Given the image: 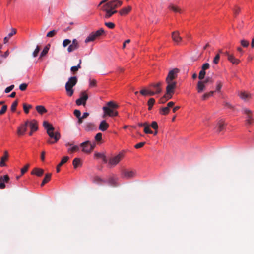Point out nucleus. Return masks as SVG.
I'll use <instances>...</instances> for the list:
<instances>
[{"label": "nucleus", "mask_w": 254, "mask_h": 254, "mask_svg": "<svg viewBox=\"0 0 254 254\" xmlns=\"http://www.w3.org/2000/svg\"><path fill=\"white\" fill-rule=\"evenodd\" d=\"M179 70L178 68H174L170 70L166 78V82L167 84L166 88H167V94H171L173 90L175 91V89L177 86V82L174 81L177 77Z\"/></svg>", "instance_id": "1"}, {"label": "nucleus", "mask_w": 254, "mask_h": 254, "mask_svg": "<svg viewBox=\"0 0 254 254\" xmlns=\"http://www.w3.org/2000/svg\"><path fill=\"white\" fill-rule=\"evenodd\" d=\"M162 82L159 81L156 83H152L149 84L148 88H144L140 91L143 96H153L155 94H160L162 92L161 86Z\"/></svg>", "instance_id": "2"}, {"label": "nucleus", "mask_w": 254, "mask_h": 254, "mask_svg": "<svg viewBox=\"0 0 254 254\" xmlns=\"http://www.w3.org/2000/svg\"><path fill=\"white\" fill-rule=\"evenodd\" d=\"M43 126L45 129H46L48 135L51 138H53L54 141L48 140L47 142L49 144H53L57 142L60 138L61 135L59 132H54L55 129L52 125L49 123L48 122L45 121L43 122Z\"/></svg>", "instance_id": "3"}, {"label": "nucleus", "mask_w": 254, "mask_h": 254, "mask_svg": "<svg viewBox=\"0 0 254 254\" xmlns=\"http://www.w3.org/2000/svg\"><path fill=\"white\" fill-rule=\"evenodd\" d=\"M107 105V106L103 107V110L104 112L103 117L106 115L110 117L117 116L118 113L117 111H115V109L118 108L119 106L112 101L108 102Z\"/></svg>", "instance_id": "4"}, {"label": "nucleus", "mask_w": 254, "mask_h": 254, "mask_svg": "<svg viewBox=\"0 0 254 254\" xmlns=\"http://www.w3.org/2000/svg\"><path fill=\"white\" fill-rule=\"evenodd\" d=\"M122 3V1L119 0H114L110 1L108 0H103L98 4V7H99L103 4L102 7L110 9L111 10H115V9L121 6Z\"/></svg>", "instance_id": "5"}, {"label": "nucleus", "mask_w": 254, "mask_h": 254, "mask_svg": "<svg viewBox=\"0 0 254 254\" xmlns=\"http://www.w3.org/2000/svg\"><path fill=\"white\" fill-rule=\"evenodd\" d=\"M77 78L76 76L70 77L66 83L65 88L67 95L72 96L73 94V87L77 83Z\"/></svg>", "instance_id": "6"}, {"label": "nucleus", "mask_w": 254, "mask_h": 254, "mask_svg": "<svg viewBox=\"0 0 254 254\" xmlns=\"http://www.w3.org/2000/svg\"><path fill=\"white\" fill-rule=\"evenodd\" d=\"M80 98L76 100V103L77 105L79 106L81 105L85 106L86 101L88 98V96L86 91H82L80 94Z\"/></svg>", "instance_id": "7"}, {"label": "nucleus", "mask_w": 254, "mask_h": 254, "mask_svg": "<svg viewBox=\"0 0 254 254\" xmlns=\"http://www.w3.org/2000/svg\"><path fill=\"white\" fill-rule=\"evenodd\" d=\"M28 126L30 129V131L29 133V136H32L33 133L36 132L38 129V122L35 120L28 121Z\"/></svg>", "instance_id": "8"}, {"label": "nucleus", "mask_w": 254, "mask_h": 254, "mask_svg": "<svg viewBox=\"0 0 254 254\" xmlns=\"http://www.w3.org/2000/svg\"><path fill=\"white\" fill-rule=\"evenodd\" d=\"M122 174L124 178L131 179L136 176V172L135 170L126 169L122 171Z\"/></svg>", "instance_id": "9"}, {"label": "nucleus", "mask_w": 254, "mask_h": 254, "mask_svg": "<svg viewBox=\"0 0 254 254\" xmlns=\"http://www.w3.org/2000/svg\"><path fill=\"white\" fill-rule=\"evenodd\" d=\"M123 155L118 154L114 157L111 158L109 160V165L111 167L116 166L122 159Z\"/></svg>", "instance_id": "10"}, {"label": "nucleus", "mask_w": 254, "mask_h": 254, "mask_svg": "<svg viewBox=\"0 0 254 254\" xmlns=\"http://www.w3.org/2000/svg\"><path fill=\"white\" fill-rule=\"evenodd\" d=\"M79 46L80 45L79 42L76 39H74L72 41V43H70L68 47L67 51L69 53L72 52V51L78 49Z\"/></svg>", "instance_id": "11"}, {"label": "nucleus", "mask_w": 254, "mask_h": 254, "mask_svg": "<svg viewBox=\"0 0 254 254\" xmlns=\"http://www.w3.org/2000/svg\"><path fill=\"white\" fill-rule=\"evenodd\" d=\"M243 112L247 115L246 123L248 125H251L253 121L252 111L249 109L245 108L243 109Z\"/></svg>", "instance_id": "12"}, {"label": "nucleus", "mask_w": 254, "mask_h": 254, "mask_svg": "<svg viewBox=\"0 0 254 254\" xmlns=\"http://www.w3.org/2000/svg\"><path fill=\"white\" fill-rule=\"evenodd\" d=\"M28 121L25 122L23 124L21 125L17 130V133L20 135H23L26 131L28 127Z\"/></svg>", "instance_id": "13"}, {"label": "nucleus", "mask_w": 254, "mask_h": 254, "mask_svg": "<svg viewBox=\"0 0 254 254\" xmlns=\"http://www.w3.org/2000/svg\"><path fill=\"white\" fill-rule=\"evenodd\" d=\"M175 91L173 90L172 93L171 94H167V88L166 89V93L165 95L161 98L160 99V103H164L168 100L171 99L173 97V94H174Z\"/></svg>", "instance_id": "14"}, {"label": "nucleus", "mask_w": 254, "mask_h": 254, "mask_svg": "<svg viewBox=\"0 0 254 254\" xmlns=\"http://www.w3.org/2000/svg\"><path fill=\"white\" fill-rule=\"evenodd\" d=\"M83 128L86 131H90L95 129V124L92 122H86L83 126Z\"/></svg>", "instance_id": "15"}, {"label": "nucleus", "mask_w": 254, "mask_h": 254, "mask_svg": "<svg viewBox=\"0 0 254 254\" xmlns=\"http://www.w3.org/2000/svg\"><path fill=\"white\" fill-rule=\"evenodd\" d=\"M101 10L106 12L105 14V18H110L114 14L117 12V10H111L110 9H107L105 7H101Z\"/></svg>", "instance_id": "16"}, {"label": "nucleus", "mask_w": 254, "mask_h": 254, "mask_svg": "<svg viewBox=\"0 0 254 254\" xmlns=\"http://www.w3.org/2000/svg\"><path fill=\"white\" fill-rule=\"evenodd\" d=\"M9 179V176L7 175L3 176H0V189H2L5 188V185L4 183H7Z\"/></svg>", "instance_id": "17"}, {"label": "nucleus", "mask_w": 254, "mask_h": 254, "mask_svg": "<svg viewBox=\"0 0 254 254\" xmlns=\"http://www.w3.org/2000/svg\"><path fill=\"white\" fill-rule=\"evenodd\" d=\"M118 179L117 178H114L113 177H110L107 180L108 184L113 187H116L119 186V184L118 183Z\"/></svg>", "instance_id": "18"}, {"label": "nucleus", "mask_w": 254, "mask_h": 254, "mask_svg": "<svg viewBox=\"0 0 254 254\" xmlns=\"http://www.w3.org/2000/svg\"><path fill=\"white\" fill-rule=\"evenodd\" d=\"M172 38L173 40L177 44H178L182 40V38L180 36L178 31H174L172 32Z\"/></svg>", "instance_id": "19"}, {"label": "nucleus", "mask_w": 254, "mask_h": 254, "mask_svg": "<svg viewBox=\"0 0 254 254\" xmlns=\"http://www.w3.org/2000/svg\"><path fill=\"white\" fill-rule=\"evenodd\" d=\"M89 141H87L80 144V146L82 147V151L86 153H90L89 145Z\"/></svg>", "instance_id": "20"}, {"label": "nucleus", "mask_w": 254, "mask_h": 254, "mask_svg": "<svg viewBox=\"0 0 254 254\" xmlns=\"http://www.w3.org/2000/svg\"><path fill=\"white\" fill-rule=\"evenodd\" d=\"M205 87L206 85L203 83V82L201 81L198 82L196 86V89L198 93H200L202 92L205 89Z\"/></svg>", "instance_id": "21"}, {"label": "nucleus", "mask_w": 254, "mask_h": 254, "mask_svg": "<svg viewBox=\"0 0 254 254\" xmlns=\"http://www.w3.org/2000/svg\"><path fill=\"white\" fill-rule=\"evenodd\" d=\"M109 126V124L104 120L101 122L99 126V129L102 131H105L108 129Z\"/></svg>", "instance_id": "22"}, {"label": "nucleus", "mask_w": 254, "mask_h": 254, "mask_svg": "<svg viewBox=\"0 0 254 254\" xmlns=\"http://www.w3.org/2000/svg\"><path fill=\"white\" fill-rule=\"evenodd\" d=\"M239 96L242 99L247 101L251 98V95L245 91H241L239 94Z\"/></svg>", "instance_id": "23"}, {"label": "nucleus", "mask_w": 254, "mask_h": 254, "mask_svg": "<svg viewBox=\"0 0 254 254\" xmlns=\"http://www.w3.org/2000/svg\"><path fill=\"white\" fill-rule=\"evenodd\" d=\"M44 173V170L40 168H35L31 172L33 175H36L37 176H41Z\"/></svg>", "instance_id": "24"}, {"label": "nucleus", "mask_w": 254, "mask_h": 254, "mask_svg": "<svg viewBox=\"0 0 254 254\" xmlns=\"http://www.w3.org/2000/svg\"><path fill=\"white\" fill-rule=\"evenodd\" d=\"M92 33L96 39L103 35L105 33V31L103 28H100L95 32H92Z\"/></svg>", "instance_id": "25"}, {"label": "nucleus", "mask_w": 254, "mask_h": 254, "mask_svg": "<svg viewBox=\"0 0 254 254\" xmlns=\"http://www.w3.org/2000/svg\"><path fill=\"white\" fill-rule=\"evenodd\" d=\"M228 60L230 62H231L233 64H238L240 62V61L238 59H236L233 55H231L230 56H229V57L228 58Z\"/></svg>", "instance_id": "26"}, {"label": "nucleus", "mask_w": 254, "mask_h": 254, "mask_svg": "<svg viewBox=\"0 0 254 254\" xmlns=\"http://www.w3.org/2000/svg\"><path fill=\"white\" fill-rule=\"evenodd\" d=\"M93 182L98 184H101L103 183H105L106 181L102 179L99 176H96L94 177L93 179Z\"/></svg>", "instance_id": "27"}, {"label": "nucleus", "mask_w": 254, "mask_h": 254, "mask_svg": "<svg viewBox=\"0 0 254 254\" xmlns=\"http://www.w3.org/2000/svg\"><path fill=\"white\" fill-rule=\"evenodd\" d=\"M51 175L52 174L51 173H47L45 175V176L41 184V186H43L46 183L50 180Z\"/></svg>", "instance_id": "28"}, {"label": "nucleus", "mask_w": 254, "mask_h": 254, "mask_svg": "<svg viewBox=\"0 0 254 254\" xmlns=\"http://www.w3.org/2000/svg\"><path fill=\"white\" fill-rule=\"evenodd\" d=\"M49 46H50V45H48L44 48L43 50H42V51L41 52V53L40 54L39 59H42L43 57H44L46 55V54L48 53V52L49 50Z\"/></svg>", "instance_id": "29"}, {"label": "nucleus", "mask_w": 254, "mask_h": 254, "mask_svg": "<svg viewBox=\"0 0 254 254\" xmlns=\"http://www.w3.org/2000/svg\"><path fill=\"white\" fill-rule=\"evenodd\" d=\"M131 9V7L130 6H128L127 7H125L122 9L120 11L119 13L120 15H126L127 14Z\"/></svg>", "instance_id": "30"}, {"label": "nucleus", "mask_w": 254, "mask_h": 254, "mask_svg": "<svg viewBox=\"0 0 254 254\" xmlns=\"http://www.w3.org/2000/svg\"><path fill=\"white\" fill-rule=\"evenodd\" d=\"M95 156L98 158L102 159L104 163H107L108 160L104 154L101 153H96L95 154Z\"/></svg>", "instance_id": "31"}, {"label": "nucleus", "mask_w": 254, "mask_h": 254, "mask_svg": "<svg viewBox=\"0 0 254 254\" xmlns=\"http://www.w3.org/2000/svg\"><path fill=\"white\" fill-rule=\"evenodd\" d=\"M36 109L37 111L41 114L47 112L46 109L44 106L41 105L37 106L36 107Z\"/></svg>", "instance_id": "32"}, {"label": "nucleus", "mask_w": 254, "mask_h": 254, "mask_svg": "<svg viewBox=\"0 0 254 254\" xmlns=\"http://www.w3.org/2000/svg\"><path fill=\"white\" fill-rule=\"evenodd\" d=\"M95 39L96 38L95 36L93 35V33L91 32L85 40V42L87 43L88 42L94 41Z\"/></svg>", "instance_id": "33"}, {"label": "nucleus", "mask_w": 254, "mask_h": 254, "mask_svg": "<svg viewBox=\"0 0 254 254\" xmlns=\"http://www.w3.org/2000/svg\"><path fill=\"white\" fill-rule=\"evenodd\" d=\"M224 125L225 123L224 121L222 120H220L218 123L217 131H221L224 128Z\"/></svg>", "instance_id": "34"}, {"label": "nucleus", "mask_w": 254, "mask_h": 254, "mask_svg": "<svg viewBox=\"0 0 254 254\" xmlns=\"http://www.w3.org/2000/svg\"><path fill=\"white\" fill-rule=\"evenodd\" d=\"M82 61L81 60H79V64L77 66H74L71 67L70 70L72 72H77L79 69L81 68V64Z\"/></svg>", "instance_id": "35"}, {"label": "nucleus", "mask_w": 254, "mask_h": 254, "mask_svg": "<svg viewBox=\"0 0 254 254\" xmlns=\"http://www.w3.org/2000/svg\"><path fill=\"white\" fill-rule=\"evenodd\" d=\"M170 111V109H169L167 107H163L161 108L159 110V113L161 115H167Z\"/></svg>", "instance_id": "36"}, {"label": "nucleus", "mask_w": 254, "mask_h": 254, "mask_svg": "<svg viewBox=\"0 0 254 254\" xmlns=\"http://www.w3.org/2000/svg\"><path fill=\"white\" fill-rule=\"evenodd\" d=\"M214 91H210L209 92L204 93L202 96V99L203 100H207L210 97L212 96L214 94Z\"/></svg>", "instance_id": "37"}, {"label": "nucleus", "mask_w": 254, "mask_h": 254, "mask_svg": "<svg viewBox=\"0 0 254 254\" xmlns=\"http://www.w3.org/2000/svg\"><path fill=\"white\" fill-rule=\"evenodd\" d=\"M16 34V30L14 29H13L12 31L10 33L8 34V35L4 38V43L5 44L8 41L9 39L11 36H12L14 34Z\"/></svg>", "instance_id": "38"}, {"label": "nucleus", "mask_w": 254, "mask_h": 254, "mask_svg": "<svg viewBox=\"0 0 254 254\" xmlns=\"http://www.w3.org/2000/svg\"><path fill=\"white\" fill-rule=\"evenodd\" d=\"M81 165V160L80 158H75L73 160V165L74 168H76L77 167Z\"/></svg>", "instance_id": "39"}, {"label": "nucleus", "mask_w": 254, "mask_h": 254, "mask_svg": "<svg viewBox=\"0 0 254 254\" xmlns=\"http://www.w3.org/2000/svg\"><path fill=\"white\" fill-rule=\"evenodd\" d=\"M155 100L154 98H151L149 99L147 102V104L148 105V110H151L153 105L154 104Z\"/></svg>", "instance_id": "40"}, {"label": "nucleus", "mask_w": 254, "mask_h": 254, "mask_svg": "<svg viewBox=\"0 0 254 254\" xmlns=\"http://www.w3.org/2000/svg\"><path fill=\"white\" fill-rule=\"evenodd\" d=\"M144 132L146 134H152L153 133V131L150 129L149 125L148 124H147L144 126Z\"/></svg>", "instance_id": "41"}, {"label": "nucleus", "mask_w": 254, "mask_h": 254, "mask_svg": "<svg viewBox=\"0 0 254 254\" xmlns=\"http://www.w3.org/2000/svg\"><path fill=\"white\" fill-rule=\"evenodd\" d=\"M23 106L24 111L26 114L28 113L29 110L32 107L31 105L26 104H23Z\"/></svg>", "instance_id": "42"}, {"label": "nucleus", "mask_w": 254, "mask_h": 254, "mask_svg": "<svg viewBox=\"0 0 254 254\" xmlns=\"http://www.w3.org/2000/svg\"><path fill=\"white\" fill-rule=\"evenodd\" d=\"M205 74H206L205 70H204L201 69V70H200V71L199 73L198 78L200 80H203L205 77Z\"/></svg>", "instance_id": "43"}, {"label": "nucleus", "mask_w": 254, "mask_h": 254, "mask_svg": "<svg viewBox=\"0 0 254 254\" xmlns=\"http://www.w3.org/2000/svg\"><path fill=\"white\" fill-rule=\"evenodd\" d=\"M79 150V146L77 145H74L71 148L68 149V152L70 153H73L75 151H77Z\"/></svg>", "instance_id": "44"}, {"label": "nucleus", "mask_w": 254, "mask_h": 254, "mask_svg": "<svg viewBox=\"0 0 254 254\" xmlns=\"http://www.w3.org/2000/svg\"><path fill=\"white\" fill-rule=\"evenodd\" d=\"M57 30H53L48 32L47 34V37H53L57 34Z\"/></svg>", "instance_id": "45"}, {"label": "nucleus", "mask_w": 254, "mask_h": 254, "mask_svg": "<svg viewBox=\"0 0 254 254\" xmlns=\"http://www.w3.org/2000/svg\"><path fill=\"white\" fill-rule=\"evenodd\" d=\"M7 159H6V156L5 157H1V159H0V166L1 167H4V166H5L6 165V163H5V161H7Z\"/></svg>", "instance_id": "46"}, {"label": "nucleus", "mask_w": 254, "mask_h": 254, "mask_svg": "<svg viewBox=\"0 0 254 254\" xmlns=\"http://www.w3.org/2000/svg\"><path fill=\"white\" fill-rule=\"evenodd\" d=\"M27 86H28V84L24 83L21 84L19 86V88L21 91H24L26 90Z\"/></svg>", "instance_id": "47"}, {"label": "nucleus", "mask_w": 254, "mask_h": 254, "mask_svg": "<svg viewBox=\"0 0 254 254\" xmlns=\"http://www.w3.org/2000/svg\"><path fill=\"white\" fill-rule=\"evenodd\" d=\"M29 167V164H27L25 166H24L23 168H22L21 169V175H20V176L23 175L24 174H25L27 172V171Z\"/></svg>", "instance_id": "48"}, {"label": "nucleus", "mask_w": 254, "mask_h": 254, "mask_svg": "<svg viewBox=\"0 0 254 254\" xmlns=\"http://www.w3.org/2000/svg\"><path fill=\"white\" fill-rule=\"evenodd\" d=\"M40 47L37 45L36 46L35 50L32 53V56H33V57H36L38 56V54L40 51Z\"/></svg>", "instance_id": "49"}, {"label": "nucleus", "mask_w": 254, "mask_h": 254, "mask_svg": "<svg viewBox=\"0 0 254 254\" xmlns=\"http://www.w3.org/2000/svg\"><path fill=\"white\" fill-rule=\"evenodd\" d=\"M201 81L203 82L205 85L208 83H212L213 82L212 78L210 77H207L205 80Z\"/></svg>", "instance_id": "50"}, {"label": "nucleus", "mask_w": 254, "mask_h": 254, "mask_svg": "<svg viewBox=\"0 0 254 254\" xmlns=\"http://www.w3.org/2000/svg\"><path fill=\"white\" fill-rule=\"evenodd\" d=\"M71 42V41L70 40L68 39H65L63 42V46L64 47H66L67 46L69 45Z\"/></svg>", "instance_id": "51"}, {"label": "nucleus", "mask_w": 254, "mask_h": 254, "mask_svg": "<svg viewBox=\"0 0 254 254\" xmlns=\"http://www.w3.org/2000/svg\"><path fill=\"white\" fill-rule=\"evenodd\" d=\"M169 8L175 12H180V9L178 7H176L173 5H170L169 6Z\"/></svg>", "instance_id": "52"}, {"label": "nucleus", "mask_w": 254, "mask_h": 254, "mask_svg": "<svg viewBox=\"0 0 254 254\" xmlns=\"http://www.w3.org/2000/svg\"><path fill=\"white\" fill-rule=\"evenodd\" d=\"M105 25L110 29H113L115 26V25L114 23L110 22H105Z\"/></svg>", "instance_id": "53"}, {"label": "nucleus", "mask_w": 254, "mask_h": 254, "mask_svg": "<svg viewBox=\"0 0 254 254\" xmlns=\"http://www.w3.org/2000/svg\"><path fill=\"white\" fill-rule=\"evenodd\" d=\"M89 81V86L90 87H93L96 86L97 81L95 79H90Z\"/></svg>", "instance_id": "54"}, {"label": "nucleus", "mask_w": 254, "mask_h": 254, "mask_svg": "<svg viewBox=\"0 0 254 254\" xmlns=\"http://www.w3.org/2000/svg\"><path fill=\"white\" fill-rule=\"evenodd\" d=\"M241 44L244 47H247L248 46L249 42L248 41L243 39L241 41Z\"/></svg>", "instance_id": "55"}, {"label": "nucleus", "mask_w": 254, "mask_h": 254, "mask_svg": "<svg viewBox=\"0 0 254 254\" xmlns=\"http://www.w3.org/2000/svg\"><path fill=\"white\" fill-rule=\"evenodd\" d=\"M7 109V106L6 105L2 106L1 109L0 110V115L3 114L5 113Z\"/></svg>", "instance_id": "56"}, {"label": "nucleus", "mask_w": 254, "mask_h": 254, "mask_svg": "<svg viewBox=\"0 0 254 254\" xmlns=\"http://www.w3.org/2000/svg\"><path fill=\"white\" fill-rule=\"evenodd\" d=\"M150 126L153 128L154 130H157L158 129V126L157 123L156 121H153Z\"/></svg>", "instance_id": "57"}, {"label": "nucleus", "mask_w": 254, "mask_h": 254, "mask_svg": "<svg viewBox=\"0 0 254 254\" xmlns=\"http://www.w3.org/2000/svg\"><path fill=\"white\" fill-rule=\"evenodd\" d=\"M219 60H220V55H219V54H218L214 57L213 62L215 64H217L219 61Z\"/></svg>", "instance_id": "58"}, {"label": "nucleus", "mask_w": 254, "mask_h": 254, "mask_svg": "<svg viewBox=\"0 0 254 254\" xmlns=\"http://www.w3.org/2000/svg\"><path fill=\"white\" fill-rule=\"evenodd\" d=\"M102 134L101 133H98L95 137V139L97 141H100L102 140Z\"/></svg>", "instance_id": "59"}, {"label": "nucleus", "mask_w": 254, "mask_h": 254, "mask_svg": "<svg viewBox=\"0 0 254 254\" xmlns=\"http://www.w3.org/2000/svg\"><path fill=\"white\" fill-rule=\"evenodd\" d=\"M216 83H217L216 91H220V89L222 86V83L220 81H218Z\"/></svg>", "instance_id": "60"}, {"label": "nucleus", "mask_w": 254, "mask_h": 254, "mask_svg": "<svg viewBox=\"0 0 254 254\" xmlns=\"http://www.w3.org/2000/svg\"><path fill=\"white\" fill-rule=\"evenodd\" d=\"M209 67H210L209 64L208 63H206L202 65L201 69L204 70H206L208 69Z\"/></svg>", "instance_id": "61"}, {"label": "nucleus", "mask_w": 254, "mask_h": 254, "mask_svg": "<svg viewBox=\"0 0 254 254\" xmlns=\"http://www.w3.org/2000/svg\"><path fill=\"white\" fill-rule=\"evenodd\" d=\"M145 144V142H141L136 144L134 146V147L136 149H138V148H141L142 147H143Z\"/></svg>", "instance_id": "62"}, {"label": "nucleus", "mask_w": 254, "mask_h": 254, "mask_svg": "<svg viewBox=\"0 0 254 254\" xmlns=\"http://www.w3.org/2000/svg\"><path fill=\"white\" fill-rule=\"evenodd\" d=\"M74 115L75 116H76L77 118L81 117V112L80 110L76 109L74 111Z\"/></svg>", "instance_id": "63"}, {"label": "nucleus", "mask_w": 254, "mask_h": 254, "mask_svg": "<svg viewBox=\"0 0 254 254\" xmlns=\"http://www.w3.org/2000/svg\"><path fill=\"white\" fill-rule=\"evenodd\" d=\"M14 88V85H11V86L7 87L5 90V93H9L10 92L13 88Z\"/></svg>", "instance_id": "64"}]
</instances>
